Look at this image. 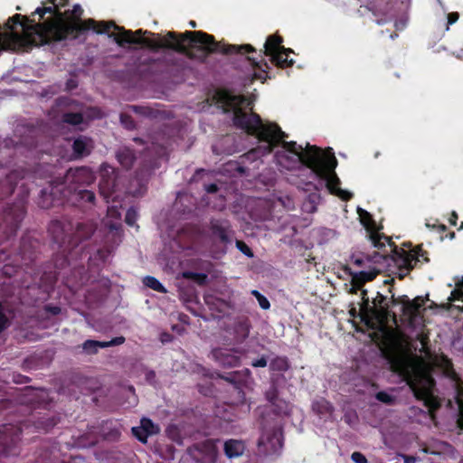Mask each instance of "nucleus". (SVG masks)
Instances as JSON below:
<instances>
[{"instance_id":"f257e3e1","label":"nucleus","mask_w":463,"mask_h":463,"mask_svg":"<svg viewBox=\"0 0 463 463\" xmlns=\"http://www.w3.org/2000/svg\"><path fill=\"white\" fill-rule=\"evenodd\" d=\"M43 5L31 16L15 14L9 17L5 24L9 33H3L6 50L27 49L66 39L75 40L90 30L101 34L114 28L120 32V34L115 35L119 46L125 43L139 44L155 52L160 49L170 50L199 63L206 62L213 53L245 55L257 52L249 43L237 45L218 42L213 35L203 31H168L164 36L142 29L132 32L118 26L113 21L82 20L84 10L80 4L64 12L60 10L62 6L56 0H46Z\"/></svg>"},{"instance_id":"f03ea898","label":"nucleus","mask_w":463,"mask_h":463,"mask_svg":"<svg viewBox=\"0 0 463 463\" xmlns=\"http://www.w3.org/2000/svg\"><path fill=\"white\" fill-rule=\"evenodd\" d=\"M214 99L220 105L224 113H233L232 123L235 128L245 131L250 136L256 137L260 141L265 142V153H271L279 145L282 150L276 152V159L279 165L290 168L301 163L309 168V157L319 154L320 148L317 146L307 144L304 149L295 141H286L288 134L275 122L264 124L260 116L253 111L247 113L241 107L250 106V102L243 95L232 94L228 90H217Z\"/></svg>"},{"instance_id":"7ed1b4c3","label":"nucleus","mask_w":463,"mask_h":463,"mask_svg":"<svg viewBox=\"0 0 463 463\" xmlns=\"http://www.w3.org/2000/svg\"><path fill=\"white\" fill-rule=\"evenodd\" d=\"M39 246V241L24 235L14 255L7 249L0 250V263L6 262L1 269L0 297L8 298L16 289L24 288L33 302L49 298L58 274L52 269L41 270L35 267Z\"/></svg>"},{"instance_id":"20e7f679","label":"nucleus","mask_w":463,"mask_h":463,"mask_svg":"<svg viewBox=\"0 0 463 463\" xmlns=\"http://www.w3.org/2000/svg\"><path fill=\"white\" fill-rule=\"evenodd\" d=\"M27 173L15 169L0 178V243L14 237L26 214Z\"/></svg>"},{"instance_id":"39448f33","label":"nucleus","mask_w":463,"mask_h":463,"mask_svg":"<svg viewBox=\"0 0 463 463\" xmlns=\"http://www.w3.org/2000/svg\"><path fill=\"white\" fill-rule=\"evenodd\" d=\"M95 231L96 225L91 222L74 224L67 218L52 220L48 227L52 241L58 245L64 256L63 261L68 264L71 260H76L81 255L84 247H80V244L88 241Z\"/></svg>"},{"instance_id":"423d86ee","label":"nucleus","mask_w":463,"mask_h":463,"mask_svg":"<svg viewBox=\"0 0 463 463\" xmlns=\"http://www.w3.org/2000/svg\"><path fill=\"white\" fill-rule=\"evenodd\" d=\"M59 420L49 413H33L19 424L5 423L0 425V453L4 457L17 456L20 453L21 435L24 430L33 426L39 431L48 432Z\"/></svg>"},{"instance_id":"0eeeda50","label":"nucleus","mask_w":463,"mask_h":463,"mask_svg":"<svg viewBox=\"0 0 463 463\" xmlns=\"http://www.w3.org/2000/svg\"><path fill=\"white\" fill-rule=\"evenodd\" d=\"M309 157V169H311L316 175L326 182V187L330 194H335L344 201H348L352 198V194L348 191L340 188V179L335 172L337 165V160L334 154L326 155L320 150L319 154L312 155Z\"/></svg>"},{"instance_id":"6e6552de","label":"nucleus","mask_w":463,"mask_h":463,"mask_svg":"<svg viewBox=\"0 0 463 463\" xmlns=\"http://www.w3.org/2000/svg\"><path fill=\"white\" fill-rule=\"evenodd\" d=\"M390 251L382 254L383 259L391 258L399 269V279H404L411 270L418 267V263H428L430 259L428 251L422 249V245H417L411 250L399 248L392 241L387 246Z\"/></svg>"},{"instance_id":"1a4fd4ad","label":"nucleus","mask_w":463,"mask_h":463,"mask_svg":"<svg viewBox=\"0 0 463 463\" xmlns=\"http://www.w3.org/2000/svg\"><path fill=\"white\" fill-rule=\"evenodd\" d=\"M42 137L43 129L41 127L33 124L18 125L14 130L16 140L6 139L5 143V146H9L12 144L14 147L21 146L33 148L37 146L42 141Z\"/></svg>"},{"instance_id":"9d476101","label":"nucleus","mask_w":463,"mask_h":463,"mask_svg":"<svg viewBox=\"0 0 463 463\" xmlns=\"http://www.w3.org/2000/svg\"><path fill=\"white\" fill-rule=\"evenodd\" d=\"M436 364L441 369L443 374L451 380L456 392V402L458 406V413L463 420V381L458 373L455 371L453 363L450 358L441 354L436 359Z\"/></svg>"},{"instance_id":"9b49d317","label":"nucleus","mask_w":463,"mask_h":463,"mask_svg":"<svg viewBox=\"0 0 463 463\" xmlns=\"http://www.w3.org/2000/svg\"><path fill=\"white\" fill-rule=\"evenodd\" d=\"M357 213L360 217V222L368 232L369 239L373 247L382 250L383 254H387L386 247L392 241V238L377 231L376 222L367 211L358 208Z\"/></svg>"},{"instance_id":"f8f14e48","label":"nucleus","mask_w":463,"mask_h":463,"mask_svg":"<svg viewBox=\"0 0 463 463\" xmlns=\"http://www.w3.org/2000/svg\"><path fill=\"white\" fill-rule=\"evenodd\" d=\"M257 445L259 452L263 455L278 454L283 445L281 428L274 426L269 430L264 429Z\"/></svg>"},{"instance_id":"ddd939ff","label":"nucleus","mask_w":463,"mask_h":463,"mask_svg":"<svg viewBox=\"0 0 463 463\" xmlns=\"http://www.w3.org/2000/svg\"><path fill=\"white\" fill-rule=\"evenodd\" d=\"M65 192L64 184L52 182L40 191L36 203L43 209L62 204L66 197Z\"/></svg>"},{"instance_id":"4468645a","label":"nucleus","mask_w":463,"mask_h":463,"mask_svg":"<svg viewBox=\"0 0 463 463\" xmlns=\"http://www.w3.org/2000/svg\"><path fill=\"white\" fill-rule=\"evenodd\" d=\"M96 179L95 173L88 166L70 168L65 175V183H68L70 193L74 192V188H85L94 183Z\"/></svg>"},{"instance_id":"2eb2a0df","label":"nucleus","mask_w":463,"mask_h":463,"mask_svg":"<svg viewBox=\"0 0 463 463\" xmlns=\"http://www.w3.org/2000/svg\"><path fill=\"white\" fill-rule=\"evenodd\" d=\"M283 38L282 36L279 34H272L269 35L265 43H264V50H260V53L258 54L259 58H260V61H258V57H250L247 56V60L251 62V65L254 68L260 69L261 65L260 63L263 62L264 66L268 69L269 64L264 61L263 55L265 56H270L276 52H279L280 51L288 52H293V50L290 48H285L282 45Z\"/></svg>"},{"instance_id":"dca6fc26","label":"nucleus","mask_w":463,"mask_h":463,"mask_svg":"<svg viewBox=\"0 0 463 463\" xmlns=\"http://www.w3.org/2000/svg\"><path fill=\"white\" fill-rule=\"evenodd\" d=\"M61 452L58 444L55 442H44L40 447L37 463H86L81 456L71 457L68 461L60 459Z\"/></svg>"},{"instance_id":"f3484780","label":"nucleus","mask_w":463,"mask_h":463,"mask_svg":"<svg viewBox=\"0 0 463 463\" xmlns=\"http://www.w3.org/2000/svg\"><path fill=\"white\" fill-rule=\"evenodd\" d=\"M99 194L109 202L116 191L117 173L116 169L107 163H103L99 167Z\"/></svg>"},{"instance_id":"a211bd4d","label":"nucleus","mask_w":463,"mask_h":463,"mask_svg":"<svg viewBox=\"0 0 463 463\" xmlns=\"http://www.w3.org/2000/svg\"><path fill=\"white\" fill-rule=\"evenodd\" d=\"M244 351L241 348L218 347L212 351V355L219 365L227 368L239 366Z\"/></svg>"},{"instance_id":"6ab92c4d","label":"nucleus","mask_w":463,"mask_h":463,"mask_svg":"<svg viewBox=\"0 0 463 463\" xmlns=\"http://www.w3.org/2000/svg\"><path fill=\"white\" fill-rule=\"evenodd\" d=\"M373 303V306L369 307L367 317L371 315L381 323L387 321L389 317H392L394 322L396 321V314L390 309L391 303L386 302L385 296L377 292Z\"/></svg>"},{"instance_id":"aec40b11","label":"nucleus","mask_w":463,"mask_h":463,"mask_svg":"<svg viewBox=\"0 0 463 463\" xmlns=\"http://www.w3.org/2000/svg\"><path fill=\"white\" fill-rule=\"evenodd\" d=\"M209 229L214 239H217L222 244L227 245L232 242L233 231L230 221L227 219H212Z\"/></svg>"},{"instance_id":"412c9836","label":"nucleus","mask_w":463,"mask_h":463,"mask_svg":"<svg viewBox=\"0 0 463 463\" xmlns=\"http://www.w3.org/2000/svg\"><path fill=\"white\" fill-rule=\"evenodd\" d=\"M163 60L160 58H139L136 63V71L141 77L156 75L164 71Z\"/></svg>"},{"instance_id":"4be33fe9","label":"nucleus","mask_w":463,"mask_h":463,"mask_svg":"<svg viewBox=\"0 0 463 463\" xmlns=\"http://www.w3.org/2000/svg\"><path fill=\"white\" fill-rule=\"evenodd\" d=\"M250 328L251 324L250 318L246 316H240L234 319L229 332L232 335L233 340L241 344L249 337Z\"/></svg>"},{"instance_id":"5701e85b","label":"nucleus","mask_w":463,"mask_h":463,"mask_svg":"<svg viewBox=\"0 0 463 463\" xmlns=\"http://www.w3.org/2000/svg\"><path fill=\"white\" fill-rule=\"evenodd\" d=\"M124 336H117L109 341H97V340H86L81 345L82 350L87 354H95L98 353L99 348H107L110 346H116L125 343Z\"/></svg>"},{"instance_id":"b1692460","label":"nucleus","mask_w":463,"mask_h":463,"mask_svg":"<svg viewBox=\"0 0 463 463\" xmlns=\"http://www.w3.org/2000/svg\"><path fill=\"white\" fill-rule=\"evenodd\" d=\"M122 424L118 420H106L100 428V434L107 441H118L121 437Z\"/></svg>"},{"instance_id":"393cba45","label":"nucleus","mask_w":463,"mask_h":463,"mask_svg":"<svg viewBox=\"0 0 463 463\" xmlns=\"http://www.w3.org/2000/svg\"><path fill=\"white\" fill-rule=\"evenodd\" d=\"M203 299L208 308L216 313L217 317L224 316L232 308V306L228 301L213 294L204 295Z\"/></svg>"},{"instance_id":"a878e982","label":"nucleus","mask_w":463,"mask_h":463,"mask_svg":"<svg viewBox=\"0 0 463 463\" xmlns=\"http://www.w3.org/2000/svg\"><path fill=\"white\" fill-rule=\"evenodd\" d=\"M423 384L419 385L418 383L411 382V388L413 390L415 396L419 400H430L432 396L431 389L434 385V380L430 376H427L423 379Z\"/></svg>"},{"instance_id":"bb28decb","label":"nucleus","mask_w":463,"mask_h":463,"mask_svg":"<svg viewBox=\"0 0 463 463\" xmlns=\"http://www.w3.org/2000/svg\"><path fill=\"white\" fill-rule=\"evenodd\" d=\"M366 2V7L375 16L388 15L392 10V0H364Z\"/></svg>"},{"instance_id":"cd10ccee","label":"nucleus","mask_w":463,"mask_h":463,"mask_svg":"<svg viewBox=\"0 0 463 463\" xmlns=\"http://www.w3.org/2000/svg\"><path fill=\"white\" fill-rule=\"evenodd\" d=\"M291 367V363L286 355H276L270 359L269 369L272 375H283Z\"/></svg>"},{"instance_id":"c85d7f7f","label":"nucleus","mask_w":463,"mask_h":463,"mask_svg":"<svg viewBox=\"0 0 463 463\" xmlns=\"http://www.w3.org/2000/svg\"><path fill=\"white\" fill-rule=\"evenodd\" d=\"M90 138L85 136H80L72 143V151L75 158H82L91 152Z\"/></svg>"},{"instance_id":"c756f323","label":"nucleus","mask_w":463,"mask_h":463,"mask_svg":"<svg viewBox=\"0 0 463 463\" xmlns=\"http://www.w3.org/2000/svg\"><path fill=\"white\" fill-rule=\"evenodd\" d=\"M116 157L119 165L127 170L133 166L137 159L134 150L128 146L119 148L116 153Z\"/></svg>"},{"instance_id":"7c9ffc66","label":"nucleus","mask_w":463,"mask_h":463,"mask_svg":"<svg viewBox=\"0 0 463 463\" xmlns=\"http://www.w3.org/2000/svg\"><path fill=\"white\" fill-rule=\"evenodd\" d=\"M379 274V271L375 269H370L368 271H359L352 274L351 282L356 287V289H362L363 286L369 281L373 280L376 276Z\"/></svg>"},{"instance_id":"2f4dec72","label":"nucleus","mask_w":463,"mask_h":463,"mask_svg":"<svg viewBox=\"0 0 463 463\" xmlns=\"http://www.w3.org/2000/svg\"><path fill=\"white\" fill-rule=\"evenodd\" d=\"M426 299H428V297L424 298L420 296L414 298L412 300L409 299L406 307H404L402 315L411 320L417 317L420 309L425 305Z\"/></svg>"},{"instance_id":"473e14b6","label":"nucleus","mask_w":463,"mask_h":463,"mask_svg":"<svg viewBox=\"0 0 463 463\" xmlns=\"http://www.w3.org/2000/svg\"><path fill=\"white\" fill-rule=\"evenodd\" d=\"M74 199L82 204H86L88 206H92L95 204L96 195L95 193L91 190H88L86 188L78 189L74 188V192L71 193Z\"/></svg>"},{"instance_id":"72a5a7b5","label":"nucleus","mask_w":463,"mask_h":463,"mask_svg":"<svg viewBox=\"0 0 463 463\" xmlns=\"http://www.w3.org/2000/svg\"><path fill=\"white\" fill-rule=\"evenodd\" d=\"M244 450L245 445L241 440L229 439L224 443L225 455L230 458L242 455Z\"/></svg>"},{"instance_id":"f704fd0d","label":"nucleus","mask_w":463,"mask_h":463,"mask_svg":"<svg viewBox=\"0 0 463 463\" xmlns=\"http://www.w3.org/2000/svg\"><path fill=\"white\" fill-rule=\"evenodd\" d=\"M290 52L280 51L270 55V61L278 68L285 69L291 67L294 64V60L289 59L288 55Z\"/></svg>"},{"instance_id":"c9c22d12","label":"nucleus","mask_w":463,"mask_h":463,"mask_svg":"<svg viewBox=\"0 0 463 463\" xmlns=\"http://www.w3.org/2000/svg\"><path fill=\"white\" fill-rule=\"evenodd\" d=\"M312 409L317 414L320 416L331 414L334 411L332 404L324 398H320L315 401L312 404Z\"/></svg>"},{"instance_id":"e433bc0d","label":"nucleus","mask_w":463,"mask_h":463,"mask_svg":"<svg viewBox=\"0 0 463 463\" xmlns=\"http://www.w3.org/2000/svg\"><path fill=\"white\" fill-rule=\"evenodd\" d=\"M163 66L175 68L177 70L184 69L186 61L184 58L177 57L175 54L167 53L162 57Z\"/></svg>"},{"instance_id":"4c0bfd02","label":"nucleus","mask_w":463,"mask_h":463,"mask_svg":"<svg viewBox=\"0 0 463 463\" xmlns=\"http://www.w3.org/2000/svg\"><path fill=\"white\" fill-rule=\"evenodd\" d=\"M63 123L78 126L83 122V115L80 112H65L61 115Z\"/></svg>"},{"instance_id":"58836bf2","label":"nucleus","mask_w":463,"mask_h":463,"mask_svg":"<svg viewBox=\"0 0 463 463\" xmlns=\"http://www.w3.org/2000/svg\"><path fill=\"white\" fill-rule=\"evenodd\" d=\"M143 283L146 287L159 292V293H166L167 290L164 287V285L155 277L153 276H146L143 279Z\"/></svg>"},{"instance_id":"ea45409f","label":"nucleus","mask_w":463,"mask_h":463,"mask_svg":"<svg viewBox=\"0 0 463 463\" xmlns=\"http://www.w3.org/2000/svg\"><path fill=\"white\" fill-rule=\"evenodd\" d=\"M139 429L143 430L148 437L157 434L160 430L159 427L152 420L146 417L140 420Z\"/></svg>"},{"instance_id":"a19ab883","label":"nucleus","mask_w":463,"mask_h":463,"mask_svg":"<svg viewBox=\"0 0 463 463\" xmlns=\"http://www.w3.org/2000/svg\"><path fill=\"white\" fill-rule=\"evenodd\" d=\"M183 277L184 279H191V280L194 281L199 286H204L208 282V276L205 273L185 271L183 273Z\"/></svg>"},{"instance_id":"79ce46f5","label":"nucleus","mask_w":463,"mask_h":463,"mask_svg":"<svg viewBox=\"0 0 463 463\" xmlns=\"http://www.w3.org/2000/svg\"><path fill=\"white\" fill-rule=\"evenodd\" d=\"M8 313H10V310L0 302V334L11 324Z\"/></svg>"},{"instance_id":"37998d69","label":"nucleus","mask_w":463,"mask_h":463,"mask_svg":"<svg viewBox=\"0 0 463 463\" xmlns=\"http://www.w3.org/2000/svg\"><path fill=\"white\" fill-rule=\"evenodd\" d=\"M274 414L281 416L288 413V404L284 400L278 399L276 402L270 403Z\"/></svg>"},{"instance_id":"c03bdc74","label":"nucleus","mask_w":463,"mask_h":463,"mask_svg":"<svg viewBox=\"0 0 463 463\" xmlns=\"http://www.w3.org/2000/svg\"><path fill=\"white\" fill-rule=\"evenodd\" d=\"M375 398L379 402L388 404V405H392L395 402V397H393L392 395L389 394L388 392H386L384 391L378 392L375 394Z\"/></svg>"},{"instance_id":"a18cd8bd","label":"nucleus","mask_w":463,"mask_h":463,"mask_svg":"<svg viewBox=\"0 0 463 463\" xmlns=\"http://www.w3.org/2000/svg\"><path fill=\"white\" fill-rule=\"evenodd\" d=\"M362 305H361V313H362V320H364V317H367V312H368V309H369V303H370V300H369V298L367 297V290L366 289H362Z\"/></svg>"},{"instance_id":"49530a36","label":"nucleus","mask_w":463,"mask_h":463,"mask_svg":"<svg viewBox=\"0 0 463 463\" xmlns=\"http://www.w3.org/2000/svg\"><path fill=\"white\" fill-rule=\"evenodd\" d=\"M113 248L111 247H103L101 249H99L96 253V257L102 262L105 263L109 257L112 254Z\"/></svg>"},{"instance_id":"de8ad7c7","label":"nucleus","mask_w":463,"mask_h":463,"mask_svg":"<svg viewBox=\"0 0 463 463\" xmlns=\"http://www.w3.org/2000/svg\"><path fill=\"white\" fill-rule=\"evenodd\" d=\"M251 293L256 298L260 307L262 309L266 310V309H269L270 307V303H269V301L268 300V298L265 296H263L258 290H253Z\"/></svg>"},{"instance_id":"09e8293b","label":"nucleus","mask_w":463,"mask_h":463,"mask_svg":"<svg viewBox=\"0 0 463 463\" xmlns=\"http://www.w3.org/2000/svg\"><path fill=\"white\" fill-rule=\"evenodd\" d=\"M409 297L406 295L399 296L397 298L392 294L391 297V306L402 305V312H404V307L407 305V301H409Z\"/></svg>"},{"instance_id":"8fccbe9b","label":"nucleus","mask_w":463,"mask_h":463,"mask_svg":"<svg viewBox=\"0 0 463 463\" xmlns=\"http://www.w3.org/2000/svg\"><path fill=\"white\" fill-rule=\"evenodd\" d=\"M120 122L127 129H134L136 128V124L132 117L126 113L120 114Z\"/></svg>"},{"instance_id":"3c124183","label":"nucleus","mask_w":463,"mask_h":463,"mask_svg":"<svg viewBox=\"0 0 463 463\" xmlns=\"http://www.w3.org/2000/svg\"><path fill=\"white\" fill-rule=\"evenodd\" d=\"M265 397L269 403L276 402V401L279 399V390L275 384H272L270 388L266 392Z\"/></svg>"},{"instance_id":"603ef678","label":"nucleus","mask_w":463,"mask_h":463,"mask_svg":"<svg viewBox=\"0 0 463 463\" xmlns=\"http://www.w3.org/2000/svg\"><path fill=\"white\" fill-rule=\"evenodd\" d=\"M131 432L133 436L137 438V439L141 443L146 444L147 442L148 436L145 431H143V430L139 429V426L133 427L131 429Z\"/></svg>"},{"instance_id":"864d4df0","label":"nucleus","mask_w":463,"mask_h":463,"mask_svg":"<svg viewBox=\"0 0 463 463\" xmlns=\"http://www.w3.org/2000/svg\"><path fill=\"white\" fill-rule=\"evenodd\" d=\"M235 244L237 249L245 256L249 258H253L254 253L252 250L243 241L237 240Z\"/></svg>"},{"instance_id":"5fc2aeb1","label":"nucleus","mask_w":463,"mask_h":463,"mask_svg":"<svg viewBox=\"0 0 463 463\" xmlns=\"http://www.w3.org/2000/svg\"><path fill=\"white\" fill-rule=\"evenodd\" d=\"M137 219V211L133 207H130L126 213V216H125L126 223L129 226H133L135 224Z\"/></svg>"},{"instance_id":"6e6d98bb","label":"nucleus","mask_w":463,"mask_h":463,"mask_svg":"<svg viewBox=\"0 0 463 463\" xmlns=\"http://www.w3.org/2000/svg\"><path fill=\"white\" fill-rule=\"evenodd\" d=\"M133 110L137 113L144 115L146 117H152L153 116V109L148 107H143V106H132Z\"/></svg>"},{"instance_id":"4d7b16f0","label":"nucleus","mask_w":463,"mask_h":463,"mask_svg":"<svg viewBox=\"0 0 463 463\" xmlns=\"http://www.w3.org/2000/svg\"><path fill=\"white\" fill-rule=\"evenodd\" d=\"M30 380L31 379L28 376L23 375L21 373H13V382L17 384L27 383L30 382Z\"/></svg>"},{"instance_id":"13d9d810","label":"nucleus","mask_w":463,"mask_h":463,"mask_svg":"<svg viewBox=\"0 0 463 463\" xmlns=\"http://www.w3.org/2000/svg\"><path fill=\"white\" fill-rule=\"evenodd\" d=\"M351 459L355 463H368L366 457L358 451L352 453Z\"/></svg>"},{"instance_id":"bf43d9fd","label":"nucleus","mask_w":463,"mask_h":463,"mask_svg":"<svg viewBox=\"0 0 463 463\" xmlns=\"http://www.w3.org/2000/svg\"><path fill=\"white\" fill-rule=\"evenodd\" d=\"M14 406V402L9 399H0V412L9 410Z\"/></svg>"},{"instance_id":"052dcab7","label":"nucleus","mask_w":463,"mask_h":463,"mask_svg":"<svg viewBox=\"0 0 463 463\" xmlns=\"http://www.w3.org/2000/svg\"><path fill=\"white\" fill-rule=\"evenodd\" d=\"M156 375L154 370H148L145 374L146 381L151 385H156Z\"/></svg>"},{"instance_id":"680f3d73","label":"nucleus","mask_w":463,"mask_h":463,"mask_svg":"<svg viewBox=\"0 0 463 463\" xmlns=\"http://www.w3.org/2000/svg\"><path fill=\"white\" fill-rule=\"evenodd\" d=\"M251 365L253 367H266L268 365V360L267 358L263 355L261 356L260 358L259 359H256V360H253L251 362Z\"/></svg>"},{"instance_id":"e2e57ef3","label":"nucleus","mask_w":463,"mask_h":463,"mask_svg":"<svg viewBox=\"0 0 463 463\" xmlns=\"http://www.w3.org/2000/svg\"><path fill=\"white\" fill-rule=\"evenodd\" d=\"M44 310L47 312V313H50L52 314V316H56V315H59L61 311V307H58V306H52V305H46L44 307Z\"/></svg>"},{"instance_id":"0e129e2a","label":"nucleus","mask_w":463,"mask_h":463,"mask_svg":"<svg viewBox=\"0 0 463 463\" xmlns=\"http://www.w3.org/2000/svg\"><path fill=\"white\" fill-rule=\"evenodd\" d=\"M459 14L457 12H452L448 14V26L447 29H449V26L455 24L458 20Z\"/></svg>"},{"instance_id":"69168bd1","label":"nucleus","mask_w":463,"mask_h":463,"mask_svg":"<svg viewBox=\"0 0 463 463\" xmlns=\"http://www.w3.org/2000/svg\"><path fill=\"white\" fill-rule=\"evenodd\" d=\"M352 261L355 266L361 268V267H364L365 260L362 257L353 256ZM366 261H370V259L368 257H366Z\"/></svg>"},{"instance_id":"338daca9","label":"nucleus","mask_w":463,"mask_h":463,"mask_svg":"<svg viewBox=\"0 0 463 463\" xmlns=\"http://www.w3.org/2000/svg\"><path fill=\"white\" fill-rule=\"evenodd\" d=\"M205 190L209 194H214L219 190V187L216 184H210L205 186Z\"/></svg>"},{"instance_id":"774afa93","label":"nucleus","mask_w":463,"mask_h":463,"mask_svg":"<svg viewBox=\"0 0 463 463\" xmlns=\"http://www.w3.org/2000/svg\"><path fill=\"white\" fill-rule=\"evenodd\" d=\"M403 463H416L417 458L413 456L403 455Z\"/></svg>"}]
</instances>
